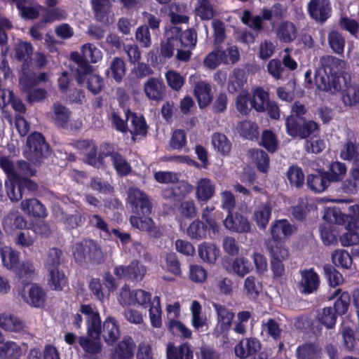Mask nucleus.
Wrapping results in <instances>:
<instances>
[{"label":"nucleus","mask_w":359,"mask_h":359,"mask_svg":"<svg viewBox=\"0 0 359 359\" xmlns=\"http://www.w3.org/2000/svg\"><path fill=\"white\" fill-rule=\"evenodd\" d=\"M223 224L226 229L238 233H248L251 230L248 217L238 212H228Z\"/></svg>","instance_id":"nucleus-12"},{"label":"nucleus","mask_w":359,"mask_h":359,"mask_svg":"<svg viewBox=\"0 0 359 359\" xmlns=\"http://www.w3.org/2000/svg\"><path fill=\"white\" fill-rule=\"evenodd\" d=\"M272 208L269 202L260 203L255 208L253 218L260 229H265L271 216Z\"/></svg>","instance_id":"nucleus-37"},{"label":"nucleus","mask_w":359,"mask_h":359,"mask_svg":"<svg viewBox=\"0 0 359 359\" xmlns=\"http://www.w3.org/2000/svg\"><path fill=\"white\" fill-rule=\"evenodd\" d=\"M323 275L331 287H336L344 283L342 274L337 270L334 266L330 264L323 265Z\"/></svg>","instance_id":"nucleus-48"},{"label":"nucleus","mask_w":359,"mask_h":359,"mask_svg":"<svg viewBox=\"0 0 359 359\" xmlns=\"http://www.w3.org/2000/svg\"><path fill=\"white\" fill-rule=\"evenodd\" d=\"M271 257V269L274 278L282 277L285 273V266L283 261L286 259L289 255L287 248L270 245L266 248Z\"/></svg>","instance_id":"nucleus-14"},{"label":"nucleus","mask_w":359,"mask_h":359,"mask_svg":"<svg viewBox=\"0 0 359 359\" xmlns=\"http://www.w3.org/2000/svg\"><path fill=\"white\" fill-rule=\"evenodd\" d=\"M106 155H109L112 165L118 175L127 176L132 172V167L124 156L118 151H108Z\"/></svg>","instance_id":"nucleus-33"},{"label":"nucleus","mask_w":359,"mask_h":359,"mask_svg":"<svg viewBox=\"0 0 359 359\" xmlns=\"http://www.w3.org/2000/svg\"><path fill=\"white\" fill-rule=\"evenodd\" d=\"M72 255L75 262L84 268L89 265H98L104 261L100 246L91 238H84L76 243L72 248Z\"/></svg>","instance_id":"nucleus-3"},{"label":"nucleus","mask_w":359,"mask_h":359,"mask_svg":"<svg viewBox=\"0 0 359 359\" xmlns=\"http://www.w3.org/2000/svg\"><path fill=\"white\" fill-rule=\"evenodd\" d=\"M219 224L206 207L201 215V220L193 221L187 229V234L191 239L200 241L207 237L214 239L219 233Z\"/></svg>","instance_id":"nucleus-4"},{"label":"nucleus","mask_w":359,"mask_h":359,"mask_svg":"<svg viewBox=\"0 0 359 359\" xmlns=\"http://www.w3.org/2000/svg\"><path fill=\"white\" fill-rule=\"evenodd\" d=\"M126 64L119 57H115L111 62L110 66L106 69L105 74L108 78H112L116 82L120 83L126 75Z\"/></svg>","instance_id":"nucleus-39"},{"label":"nucleus","mask_w":359,"mask_h":359,"mask_svg":"<svg viewBox=\"0 0 359 359\" xmlns=\"http://www.w3.org/2000/svg\"><path fill=\"white\" fill-rule=\"evenodd\" d=\"M120 296L123 303L128 305L137 304L147 308L151 303V293L141 289L131 292L128 288L123 287Z\"/></svg>","instance_id":"nucleus-20"},{"label":"nucleus","mask_w":359,"mask_h":359,"mask_svg":"<svg viewBox=\"0 0 359 359\" xmlns=\"http://www.w3.org/2000/svg\"><path fill=\"white\" fill-rule=\"evenodd\" d=\"M261 349L260 341L256 338H248L236 345L234 351L236 356L246 358L253 355Z\"/></svg>","instance_id":"nucleus-25"},{"label":"nucleus","mask_w":359,"mask_h":359,"mask_svg":"<svg viewBox=\"0 0 359 359\" xmlns=\"http://www.w3.org/2000/svg\"><path fill=\"white\" fill-rule=\"evenodd\" d=\"M26 158L35 165H40L51 152L44 136L39 132L32 133L27 139Z\"/></svg>","instance_id":"nucleus-6"},{"label":"nucleus","mask_w":359,"mask_h":359,"mask_svg":"<svg viewBox=\"0 0 359 359\" xmlns=\"http://www.w3.org/2000/svg\"><path fill=\"white\" fill-rule=\"evenodd\" d=\"M342 100L345 105L354 106L359 103V86L349 84L341 93Z\"/></svg>","instance_id":"nucleus-59"},{"label":"nucleus","mask_w":359,"mask_h":359,"mask_svg":"<svg viewBox=\"0 0 359 359\" xmlns=\"http://www.w3.org/2000/svg\"><path fill=\"white\" fill-rule=\"evenodd\" d=\"M128 198L132 212L134 213L130 217L132 226L141 231L147 232L151 237L159 238L162 236V233L149 217L151 213L152 204L148 196L137 188H130L128 191Z\"/></svg>","instance_id":"nucleus-1"},{"label":"nucleus","mask_w":359,"mask_h":359,"mask_svg":"<svg viewBox=\"0 0 359 359\" xmlns=\"http://www.w3.org/2000/svg\"><path fill=\"white\" fill-rule=\"evenodd\" d=\"M178 31L175 27H170L164 34V39L160 46L159 57L164 59H169L174 55V50H177L180 46V39H178Z\"/></svg>","instance_id":"nucleus-15"},{"label":"nucleus","mask_w":359,"mask_h":359,"mask_svg":"<svg viewBox=\"0 0 359 359\" xmlns=\"http://www.w3.org/2000/svg\"><path fill=\"white\" fill-rule=\"evenodd\" d=\"M301 279L299 283L302 294H310L316 292L320 287V279L314 268L305 269L299 271Z\"/></svg>","instance_id":"nucleus-13"},{"label":"nucleus","mask_w":359,"mask_h":359,"mask_svg":"<svg viewBox=\"0 0 359 359\" xmlns=\"http://www.w3.org/2000/svg\"><path fill=\"white\" fill-rule=\"evenodd\" d=\"M320 68L315 73V85L319 90L335 93L341 88V79L345 72V62L332 55L320 58Z\"/></svg>","instance_id":"nucleus-2"},{"label":"nucleus","mask_w":359,"mask_h":359,"mask_svg":"<svg viewBox=\"0 0 359 359\" xmlns=\"http://www.w3.org/2000/svg\"><path fill=\"white\" fill-rule=\"evenodd\" d=\"M247 81L245 72L243 69L236 68L229 76L227 89L229 93L233 94L241 90Z\"/></svg>","instance_id":"nucleus-41"},{"label":"nucleus","mask_w":359,"mask_h":359,"mask_svg":"<svg viewBox=\"0 0 359 359\" xmlns=\"http://www.w3.org/2000/svg\"><path fill=\"white\" fill-rule=\"evenodd\" d=\"M213 46V50L209 53L203 60L204 65L210 69H215L222 63L229 64L226 51L222 46Z\"/></svg>","instance_id":"nucleus-29"},{"label":"nucleus","mask_w":359,"mask_h":359,"mask_svg":"<svg viewBox=\"0 0 359 359\" xmlns=\"http://www.w3.org/2000/svg\"><path fill=\"white\" fill-rule=\"evenodd\" d=\"M78 341L83 350L88 354L95 355L101 352L102 345L98 340L92 339L90 337H79Z\"/></svg>","instance_id":"nucleus-63"},{"label":"nucleus","mask_w":359,"mask_h":359,"mask_svg":"<svg viewBox=\"0 0 359 359\" xmlns=\"http://www.w3.org/2000/svg\"><path fill=\"white\" fill-rule=\"evenodd\" d=\"M257 123L249 120L241 121L238 125V130L241 137L249 140H257L259 137Z\"/></svg>","instance_id":"nucleus-49"},{"label":"nucleus","mask_w":359,"mask_h":359,"mask_svg":"<svg viewBox=\"0 0 359 359\" xmlns=\"http://www.w3.org/2000/svg\"><path fill=\"white\" fill-rule=\"evenodd\" d=\"M82 56L79 55L83 60L88 63H96L102 58L101 51L95 45L88 43L81 47Z\"/></svg>","instance_id":"nucleus-64"},{"label":"nucleus","mask_w":359,"mask_h":359,"mask_svg":"<svg viewBox=\"0 0 359 359\" xmlns=\"http://www.w3.org/2000/svg\"><path fill=\"white\" fill-rule=\"evenodd\" d=\"M293 228L294 226L286 219L275 220L271 227L272 241L266 243V248H269L270 245L285 248L282 239L291 236L293 233Z\"/></svg>","instance_id":"nucleus-9"},{"label":"nucleus","mask_w":359,"mask_h":359,"mask_svg":"<svg viewBox=\"0 0 359 359\" xmlns=\"http://www.w3.org/2000/svg\"><path fill=\"white\" fill-rule=\"evenodd\" d=\"M125 116L127 119L131 118L133 130H130V133L132 135H147L148 126L143 116H138L137 113L132 112L130 109L126 110Z\"/></svg>","instance_id":"nucleus-34"},{"label":"nucleus","mask_w":359,"mask_h":359,"mask_svg":"<svg viewBox=\"0 0 359 359\" xmlns=\"http://www.w3.org/2000/svg\"><path fill=\"white\" fill-rule=\"evenodd\" d=\"M212 306L217 314L220 333L223 335H227L231 328L235 313L231 309L220 304L214 303Z\"/></svg>","instance_id":"nucleus-19"},{"label":"nucleus","mask_w":359,"mask_h":359,"mask_svg":"<svg viewBox=\"0 0 359 359\" xmlns=\"http://www.w3.org/2000/svg\"><path fill=\"white\" fill-rule=\"evenodd\" d=\"M332 261L334 266L348 269L351 267L353 259L345 250L337 249L332 253Z\"/></svg>","instance_id":"nucleus-53"},{"label":"nucleus","mask_w":359,"mask_h":359,"mask_svg":"<svg viewBox=\"0 0 359 359\" xmlns=\"http://www.w3.org/2000/svg\"><path fill=\"white\" fill-rule=\"evenodd\" d=\"M0 98V108L11 104L12 108L17 112L24 114L27 111V107L22 100L15 96L12 90H8L6 93Z\"/></svg>","instance_id":"nucleus-43"},{"label":"nucleus","mask_w":359,"mask_h":359,"mask_svg":"<svg viewBox=\"0 0 359 359\" xmlns=\"http://www.w3.org/2000/svg\"><path fill=\"white\" fill-rule=\"evenodd\" d=\"M321 355V347L314 342H305L296 349L297 359H320Z\"/></svg>","instance_id":"nucleus-31"},{"label":"nucleus","mask_w":359,"mask_h":359,"mask_svg":"<svg viewBox=\"0 0 359 359\" xmlns=\"http://www.w3.org/2000/svg\"><path fill=\"white\" fill-rule=\"evenodd\" d=\"M77 147L85 156V163L96 166L97 164V147L92 141L82 140L78 142Z\"/></svg>","instance_id":"nucleus-42"},{"label":"nucleus","mask_w":359,"mask_h":359,"mask_svg":"<svg viewBox=\"0 0 359 359\" xmlns=\"http://www.w3.org/2000/svg\"><path fill=\"white\" fill-rule=\"evenodd\" d=\"M320 238L325 245H337L338 243L339 231L332 223H323L319 226Z\"/></svg>","instance_id":"nucleus-38"},{"label":"nucleus","mask_w":359,"mask_h":359,"mask_svg":"<svg viewBox=\"0 0 359 359\" xmlns=\"http://www.w3.org/2000/svg\"><path fill=\"white\" fill-rule=\"evenodd\" d=\"M92 8L97 20L104 22L108 19L109 0H91Z\"/></svg>","instance_id":"nucleus-62"},{"label":"nucleus","mask_w":359,"mask_h":359,"mask_svg":"<svg viewBox=\"0 0 359 359\" xmlns=\"http://www.w3.org/2000/svg\"><path fill=\"white\" fill-rule=\"evenodd\" d=\"M167 359H194V351L187 341L176 346L170 342L166 347Z\"/></svg>","instance_id":"nucleus-24"},{"label":"nucleus","mask_w":359,"mask_h":359,"mask_svg":"<svg viewBox=\"0 0 359 359\" xmlns=\"http://www.w3.org/2000/svg\"><path fill=\"white\" fill-rule=\"evenodd\" d=\"M21 208L25 213L35 218H45L48 215L45 205L35 198L23 200Z\"/></svg>","instance_id":"nucleus-27"},{"label":"nucleus","mask_w":359,"mask_h":359,"mask_svg":"<svg viewBox=\"0 0 359 359\" xmlns=\"http://www.w3.org/2000/svg\"><path fill=\"white\" fill-rule=\"evenodd\" d=\"M309 207L307 200L299 198L297 203L291 208L290 212L296 221L302 222L306 220L310 212Z\"/></svg>","instance_id":"nucleus-61"},{"label":"nucleus","mask_w":359,"mask_h":359,"mask_svg":"<svg viewBox=\"0 0 359 359\" xmlns=\"http://www.w3.org/2000/svg\"><path fill=\"white\" fill-rule=\"evenodd\" d=\"M286 176L292 187L301 188L304 184V173L302 169L297 165L289 167Z\"/></svg>","instance_id":"nucleus-58"},{"label":"nucleus","mask_w":359,"mask_h":359,"mask_svg":"<svg viewBox=\"0 0 359 359\" xmlns=\"http://www.w3.org/2000/svg\"><path fill=\"white\" fill-rule=\"evenodd\" d=\"M310 18L317 22L324 23L332 15L330 0H310L307 6Z\"/></svg>","instance_id":"nucleus-10"},{"label":"nucleus","mask_w":359,"mask_h":359,"mask_svg":"<svg viewBox=\"0 0 359 359\" xmlns=\"http://www.w3.org/2000/svg\"><path fill=\"white\" fill-rule=\"evenodd\" d=\"M228 270L237 274L240 277H244L252 270L250 262L245 257H236L229 264Z\"/></svg>","instance_id":"nucleus-52"},{"label":"nucleus","mask_w":359,"mask_h":359,"mask_svg":"<svg viewBox=\"0 0 359 359\" xmlns=\"http://www.w3.org/2000/svg\"><path fill=\"white\" fill-rule=\"evenodd\" d=\"M215 182L208 177L201 178L196 187V198L201 203H206L215 194Z\"/></svg>","instance_id":"nucleus-22"},{"label":"nucleus","mask_w":359,"mask_h":359,"mask_svg":"<svg viewBox=\"0 0 359 359\" xmlns=\"http://www.w3.org/2000/svg\"><path fill=\"white\" fill-rule=\"evenodd\" d=\"M0 256L3 265L8 269L14 270L20 266V252L11 247L0 248Z\"/></svg>","instance_id":"nucleus-35"},{"label":"nucleus","mask_w":359,"mask_h":359,"mask_svg":"<svg viewBox=\"0 0 359 359\" xmlns=\"http://www.w3.org/2000/svg\"><path fill=\"white\" fill-rule=\"evenodd\" d=\"M34 48L31 43L20 41L14 48V57L20 62H22V67L27 69L28 67L32 65V58Z\"/></svg>","instance_id":"nucleus-23"},{"label":"nucleus","mask_w":359,"mask_h":359,"mask_svg":"<svg viewBox=\"0 0 359 359\" xmlns=\"http://www.w3.org/2000/svg\"><path fill=\"white\" fill-rule=\"evenodd\" d=\"M0 327L8 331L20 332L23 330L24 325L17 316L4 313L0 314Z\"/></svg>","instance_id":"nucleus-46"},{"label":"nucleus","mask_w":359,"mask_h":359,"mask_svg":"<svg viewBox=\"0 0 359 359\" xmlns=\"http://www.w3.org/2000/svg\"><path fill=\"white\" fill-rule=\"evenodd\" d=\"M46 299V293L43 288L36 283L32 284L26 302L36 308H41L44 306Z\"/></svg>","instance_id":"nucleus-40"},{"label":"nucleus","mask_w":359,"mask_h":359,"mask_svg":"<svg viewBox=\"0 0 359 359\" xmlns=\"http://www.w3.org/2000/svg\"><path fill=\"white\" fill-rule=\"evenodd\" d=\"M17 184H18V191L14 193L15 186L12 182L6 183V194L12 201H18L22 198V196L27 191L29 192L35 191L38 189L37 184L28 177L18 176Z\"/></svg>","instance_id":"nucleus-11"},{"label":"nucleus","mask_w":359,"mask_h":359,"mask_svg":"<svg viewBox=\"0 0 359 359\" xmlns=\"http://www.w3.org/2000/svg\"><path fill=\"white\" fill-rule=\"evenodd\" d=\"M72 57L78 65L76 70L77 83L81 85L87 79L88 90L93 95L100 93L104 86L103 79L100 76L92 74V67L83 60L77 53H73Z\"/></svg>","instance_id":"nucleus-5"},{"label":"nucleus","mask_w":359,"mask_h":359,"mask_svg":"<svg viewBox=\"0 0 359 359\" xmlns=\"http://www.w3.org/2000/svg\"><path fill=\"white\" fill-rule=\"evenodd\" d=\"M339 156L344 161H353V163L359 162V147L355 138L346 140L341 146Z\"/></svg>","instance_id":"nucleus-36"},{"label":"nucleus","mask_w":359,"mask_h":359,"mask_svg":"<svg viewBox=\"0 0 359 359\" xmlns=\"http://www.w3.org/2000/svg\"><path fill=\"white\" fill-rule=\"evenodd\" d=\"M135 344L131 337L126 336L114 348L111 359H133Z\"/></svg>","instance_id":"nucleus-21"},{"label":"nucleus","mask_w":359,"mask_h":359,"mask_svg":"<svg viewBox=\"0 0 359 359\" xmlns=\"http://www.w3.org/2000/svg\"><path fill=\"white\" fill-rule=\"evenodd\" d=\"M119 324L113 317H108L103 323L102 337L108 345H112L120 337Z\"/></svg>","instance_id":"nucleus-28"},{"label":"nucleus","mask_w":359,"mask_h":359,"mask_svg":"<svg viewBox=\"0 0 359 359\" xmlns=\"http://www.w3.org/2000/svg\"><path fill=\"white\" fill-rule=\"evenodd\" d=\"M269 100V93L262 87H257L252 93L250 104L252 108L257 112H264L266 111V104Z\"/></svg>","instance_id":"nucleus-45"},{"label":"nucleus","mask_w":359,"mask_h":359,"mask_svg":"<svg viewBox=\"0 0 359 359\" xmlns=\"http://www.w3.org/2000/svg\"><path fill=\"white\" fill-rule=\"evenodd\" d=\"M147 272L146 267L138 260H133L128 266H116L114 273L118 279H126L132 282L141 281Z\"/></svg>","instance_id":"nucleus-8"},{"label":"nucleus","mask_w":359,"mask_h":359,"mask_svg":"<svg viewBox=\"0 0 359 359\" xmlns=\"http://www.w3.org/2000/svg\"><path fill=\"white\" fill-rule=\"evenodd\" d=\"M50 278L48 284L52 290L62 291L67 285V278L62 271L59 269L48 271Z\"/></svg>","instance_id":"nucleus-55"},{"label":"nucleus","mask_w":359,"mask_h":359,"mask_svg":"<svg viewBox=\"0 0 359 359\" xmlns=\"http://www.w3.org/2000/svg\"><path fill=\"white\" fill-rule=\"evenodd\" d=\"M286 132L293 138L306 139L318 133L319 125L314 121H307L304 117L289 116L285 120Z\"/></svg>","instance_id":"nucleus-7"},{"label":"nucleus","mask_w":359,"mask_h":359,"mask_svg":"<svg viewBox=\"0 0 359 359\" xmlns=\"http://www.w3.org/2000/svg\"><path fill=\"white\" fill-rule=\"evenodd\" d=\"M21 348L13 341L0 343V358L1 359H18L21 355Z\"/></svg>","instance_id":"nucleus-54"},{"label":"nucleus","mask_w":359,"mask_h":359,"mask_svg":"<svg viewBox=\"0 0 359 359\" xmlns=\"http://www.w3.org/2000/svg\"><path fill=\"white\" fill-rule=\"evenodd\" d=\"M178 31V39H180V44L181 48L194 49L197 43V33L194 28H189L184 31L180 27H175Z\"/></svg>","instance_id":"nucleus-47"},{"label":"nucleus","mask_w":359,"mask_h":359,"mask_svg":"<svg viewBox=\"0 0 359 359\" xmlns=\"http://www.w3.org/2000/svg\"><path fill=\"white\" fill-rule=\"evenodd\" d=\"M325 172L332 182H337L343 180L346 174L347 168L344 163L337 161L330 163L329 170Z\"/></svg>","instance_id":"nucleus-57"},{"label":"nucleus","mask_w":359,"mask_h":359,"mask_svg":"<svg viewBox=\"0 0 359 359\" xmlns=\"http://www.w3.org/2000/svg\"><path fill=\"white\" fill-rule=\"evenodd\" d=\"M51 109V117L55 126L58 128H67L72 116L70 109L59 102L53 103Z\"/></svg>","instance_id":"nucleus-26"},{"label":"nucleus","mask_w":359,"mask_h":359,"mask_svg":"<svg viewBox=\"0 0 359 359\" xmlns=\"http://www.w3.org/2000/svg\"><path fill=\"white\" fill-rule=\"evenodd\" d=\"M331 180L326 172H320L314 174H309L306 178V183L309 188L314 192L321 193L325 191L330 184Z\"/></svg>","instance_id":"nucleus-30"},{"label":"nucleus","mask_w":359,"mask_h":359,"mask_svg":"<svg viewBox=\"0 0 359 359\" xmlns=\"http://www.w3.org/2000/svg\"><path fill=\"white\" fill-rule=\"evenodd\" d=\"M212 144L215 150L223 156L228 155L231 149V143L227 137L220 133H215L212 135Z\"/></svg>","instance_id":"nucleus-51"},{"label":"nucleus","mask_w":359,"mask_h":359,"mask_svg":"<svg viewBox=\"0 0 359 359\" xmlns=\"http://www.w3.org/2000/svg\"><path fill=\"white\" fill-rule=\"evenodd\" d=\"M333 216L337 224L345 226L347 230H356L359 228V205L355 204L349 208V213L334 211Z\"/></svg>","instance_id":"nucleus-18"},{"label":"nucleus","mask_w":359,"mask_h":359,"mask_svg":"<svg viewBox=\"0 0 359 359\" xmlns=\"http://www.w3.org/2000/svg\"><path fill=\"white\" fill-rule=\"evenodd\" d=\"M297 30L292 22L283 21L277 29V36L280 41L289 43L295 39Z\"/></svg>","instance_id":"nucleus-50"},{"label":"nucleus","mask_w":359,"mask_h":359,"mask_svg":"<svg viewBox=\"0 0 359 359\" xmlns=\"http://www.w3.org/2000/svg\"><path fill=\"white\" fill-rule=\"evenodd\" d=\"M194 95L198 101L200 108L209 105L212 100L211 86L208 83L199 81L194 86Z\"/></svg>","instance_id":"nucleus-32"},{"label":"nucleus","mask_w":359,"mask_h":359,"mask_svg":"<svg viewBox=\"0 0 359 359\" xmlns=\"http://www.w3.org/2000/svg\"><path fill=\"white\" fill-rule=\"evenodd\" d=\"M195 13L202 20H210L215 16V10L210 0H198Z\"/></svg>","instance_id":"nucleus-60"},{"label":"nucleus","mask_w":359,"mask_h":359,"mask_svg":"<svg viewBox=\"0 0 359 359\" xmlns=\"http://www.w3.org/2000/svg\"><path fill=\"white\" fill-rule=\"evenodd\" d=\"M198 255L204 262L213 264L219 255V249L213 243L204 242L198 247Z\"/></svg>","instance_id":"nucleus-44"},{"label":"nucleus","mask_w":359,"mask_h":359,"mask_svg":"<svg viewBox=\"0 0 359 359\" xmlns=\"http://www.w3.org/2000/svg\"><path fill=\"white\" fill-rule=\"evenodd\" d=\"M178 31L175 27H170L164 34V39L160 46L159 57L164 59H169L174 55V50H177L180 46V39H178Z\"/></svg>","instance_id":"nucleus-16"},{"label":"nucleus","mask_w":359,"mask_h":359,"mask_svg":"<svg viewBox=\"0 0 359 359\" xmlns=\"http://www.w3.org/2000/svg\"><path fill=\"white\" fill-rule=\"evenodd\" d=\"M146 96L152 101H163L166 97L167 88L162 79L150 77L144 84Z\"/></svg>","instance_id":"nucleus-17"},{"label":"nucleus","mask_w":359,"mask_h":359,"mask_svg":"<svg viewBox=\"0 0 359 359\" xmlns=\"http://www.w3.org/2000/svg\"><path fill=\"white\" fill-rule=\"evenodd\" d=\"M151 325L155 328H159L162 325V311L161 306V299L158 296L154 297L153 302L149 311Z\"/></svg>","instance_id":"nucleus-56"}]
</instances>
